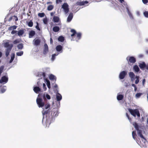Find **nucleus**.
<instances>
[{"label":"nucleus","mask_w":148,"mask_h":148,"mask_svg":"<svg viewBox=\"0 0 148 148\" xmlns=\"http://www.w3.org/2000/svg\"><path fill=\"white\" fill-rule=\"evenodd\" d=\"M5 47L6 48L5 49V56L6 57L8 56L11 50L12 47H13V45L12 44H10L8 42H6L4 43L3 44Z\"/></svg>","instance_id":"nucleus-1"},{"label":"nucleus","mask_w":148,"mask_h":148,"mask_svg":"<svg viewBox=\"0 0 148 148\" xmlns=\"http://www.w3.org/2000/svg\"><path fill=\"white\" fill-rule=\"evenodd\" d=\"M42 95L41 93L39 94L36 99L37 103L39 108H42L45 105V103L42 101Z\"/></svg>","instance_id":"nucleus-2"},{"label":"nucleus","mask_w":148,"mask_h":148,"mask_svg":"<svg viewBox=\"0 0 148 148\" xmlns=\"http://www.w3.org/2000/svg\"><path fill=\"white\" fill-rule=\"evenodd\" d=\"M129 75L130 77V78L131 80L133 82L134 81L135 79H136L135 81V83L136 84H138V83L139 82V78L140 77L139 76H136L135 77V75L133 72H130L129 73Z\"/></svg>","instance_id":"nucleus-3"},{"label":"nucleus","mask_w":148,"mask_h":148,"mask_svg":"<svg viewBox=\"0 0 148 148\" xmlns=\"http://www.w3.org/2000/svg\"><path fill=\"white\" fill-rule=\"evenodd\" d=\"M71 32L73 33L71 35V36L73 37L75 35H76V38L75 40L77 41L80 40L82 36V34L80 32L77 33L76 31L74 29H72L71 30Z\"/></svg>","instance_id":"nucleus-4"},{"label":"nucleus","mask_w":148,"mask_h":148,"mask_svg":"<svg viewBox=\"0 0 148 148\" xmlns=\"http://www.w3.org/2000/svg\"><path fill=\"white\" fill-rule=\"evenodd\" d=\"M128 110L131 114L134 117H136V115L138 117L140 116V114L139 110L137 109L133 110L132 109L129 108Z\"/></svg>","instance_id":"nucleus-5"},{"label":"nucleus","mask_w":148,"mask_h":148,"mask_svg":"<svg viewBox=\"0 0 148 148\" xmlns=\"http://www.w3.org/2000/svg\"><path fill=\"white\" fill-rule=\"evenodd\" d=\"M45 109H47L45 111H42V113L43 115L49 114L50 112L51 111V108H50L51 105L50 104L47 103L46 104H45Z\"/></svg>","instance_id":"nucleus-6"},{"label":"nucleus","mask_w":148,"mask_h":148,"mask_svg":"<svg viewBox=\"0 0 148 148\" xmlns=\"http://www.w3.org/2000/svg\"><path fill=\"white\" fill-rule=\"evenodd\" d=\"M126 59L127 61L128 64L129 65H131V63H134L136 62V58L133 56L127 57Z\"/></svg>","instance_id":"nucleus-7"},{"label":"nucleus","mask_w":148,"mask_h":148,"mask_svg":"<svg viewBox=\"0 0 148 148\" xmlns=\"http://www.w3.org/2000/svg\"><path fill=\"white\" fill-rule=\"evenodd\" d=\"M68 5L66 3H64L62 5V8L64 10V11L66 14H67L69 11Z\"/></svg>","instance_id":"nucleus-8"},{"label":"nucleus","mask_w":148,"mask_h":148,"mask_svg":"<svg viewBox=\"0 0 148 148\" xmlns=\"http://www.w3.org/2000/svg\"><path fill=\"white\" fill-rule=\"evenodd\" d=\"M8 81V78L5 76H3L2 77L1 79L0 80V83L5 84Z\"/></svg>","instance_id":"nucleus-9"},{"label":"nucleus","mask_w":148,"mask_h":148,"mask_svg":"<svg viewBox=\"0 0 148 148\" xmlns=\"http://www.w3.org/2000/svg\"><path fill=\"white\" fill-rule=\"evenodd\" d=\"M127 74V72L126 71H123L121 72L119 75V78L121 79H123Z\"/></svg>","instance_id":"nucleus-10"},{"label":"nucleus","mask_w":148,"mask_h":148,"mask_svg":"<svg viewBox=\"0 0 148 148\" xmlns=\"http://www.w3.org/2000/svg\"><path fill=\"white\" fill-rule=\"evenodd\" d=\"M49 52V48L48 46L46 43L44 45V48L43 51V53L46 55Z\"/></svg>","instance_id":"nucleus-11"},{"label":"nucleus","mask_w":148,"mask_h":148,"mask_svg":"<svg viewBox=\"0 0 148 148\" xmlns=\"http://www.w3.org/2000/svg\"><path fill=\"white\" fill-rule=\"evenodd\" d=\"M139 66L141 69H143L146 68V69H148V66H146L145 63L143 62L142 63H140L139 64Z\"/></svg>","instance_id":"nucleus-12"},{"label":"nucleus","mask_w":148,"mask_h":148,"mask_svg":"<svg viewBox=\"0 0 148 148\" xmlns=\"http://www.w3.org/2000/svg\"><path fill=\"white\" fill-rule=\"evenodd\" d=\"M25 30V29H22L18 30L17 31L18 35L19 36H22L24 33Z\"/></svg>","instance_id":"nucleus-13"},{"label":"nucleus","mask_w":148,"mask_h":148,"mask_svg":"<svg viewBox=\"0 0 148 148\" xmlns=\"http://www.w3.org/2000/svg\"><path fill=\"white\" fill-rule=\"evenodd\" d=\"M138 131V135L140 137L143 138V139H144L145 140H146V139L144 137L143 135L142 134V130H137Z\"/></svg>","instance_id":"nucleus-14"},{"label":"nucleus","mask_w":148,"mask_h":148,"mask_svg":"<svg viewBox=\"0 0 148 148\" xmlns=\"http://www.w3.org/2000/svg\"><path fill=\"white\" fill-rule=\"evenodd\" d=\"M40 40L39 39H34L33 41V44L36 46H38L40 45Z\"/></svg>","instance_id":"nucleus-15"},{"label":"nucleus","mask_w":148,"mask_h":148,"mask_svg":"<svg viewBox=\"0 0 148 148\" xmlns=\"http://www.w3.org/2000/svg\"><path fill=\"white\" fill-rule=\"evenodd\" d=\"M73 17V14L72 12L69 13V14L67 18V21L68 22H70L72 19Z\"/></svg>","instance_id":"nucleus-16"},{"label":"nucleus","mask_w":148,"mask_h":148,"mask_svg":"<svg viewBox=\"0 0 148 148\" xmlns=\"http://www.w3.org/2000/svg\"><path fill=\"white\" fill-rule=\"evenodd\" d=\"M33 90L35 93H38L40 91L41 89L39 87L36 86L34 87Z\"/></svg>","instance_id":"nucleus-17"},{"label":"nucleus","mask_w":148,"mask_h":148,"mask_svg":"<svg viewBox=\"0 0 148 148\" xmlns=\"http://www.w3.org/2000/svg\"><path fill=\"white\" fill-rule=\"evenodd\" d=\"M126 9L127 11V13H128V15H129L130 18H131V19H134L133 16L132 14L128 8H126Z\"/></svg>","instance_id":"nucleus-18"},{"label":"nucleus","mask_w":148,"mask_h":148,"mask_svg":"<svg viewBox=\"0 0 148 148\" xmlns=\"http://www.w3.org/2000/svg\"><path fill=\"white\" fill-rule=\"evenodd\" d=\"M56 49L57 51L60 52L62 50V47L60 45H57L56 47Z\"/></svg>","instance_id":"nucleus-19"},{"label":"nucleus","mask_w":148,"mask_h":148,"mask_svg":"<svg viewBox=\"0 0 148 148\" xmlns=\"http://www.w3.org/2000/svg\"><path fill=\"white\" fill-rule=\"evenodd\" d=\"M35 32L34 31L32 30L30 31L29 33V36L30 38H32L35 35Z\"/></svg>","instance_id":"nucleus-20"},{"label":"nucleus","mask_w":148,"mask_h":148,"mask_svg":"<svg viewBox=\"0 0 148 148\" xmlns=\"http://www.w3.org/2000/svg\"><path fill=\"white\" fill-rule=\"evenodd\" d=\"M60 29L59 27L56 26L53 28V30L55 32H57L60 30Z\"/></svg>","instance_id":"nucleus-21"},{"label":"nucleus","mask_w":148,"mask_h":148,"mask_svg":"<svg viewBox=\"0 0 148 148\" xmlns=\"http://www.w3.org/2000/svg\"><path fill=\"white\" fill-rule=\"evenodd\" d=\"M62 99V97L61 95L58 93L56 95V99L57 101H60Z\"/></svg>","instance_id":"nucleus-22"},{"label":"nucleus","mask_w":148,"mask_h":148,"mask_svg":"<svg viewBox=\"0 0 148 148\" xmlns=\"http://www.w3.org/2000/svg\"><path fill=\"white\" fill-rule=\"evenodd\" d=\"M123 98V96L122 95H119L117 96V99L118 101L122 100Z\"/></svg>","instance_id":"nucleus-23"},{"label":"nucleus","mask_w":148,"mask_h":148,"mask_svg":"<svg viewBox=\"0 0 148 148\" xmlns=\"http://www.w3.org/2000/svg\"><path fill=\"white\" fill-rule=\"evenodd\" d=\"M46 82H47V87L49 89H50L51 88V85L50 81L48 79H47L46 78L45 79Z\"/></svg>","instance_id":"nucleus-24"},{"label":"nucleus","mask_w":148,"mask_h":148,"mask_svg":"<svg viewBox=\"0 0 148 148\" xmlns=\"http://www.w3.org/2000/svg\"><path fill=\"white\" fill-rule=\"evenodd\" d=\"M133 69L135 72H138L140 70L138 67L137 65H135L134 66Z\"/></svg>","instance_id":"nucleus-25"},{"label":"nucleus","mask_w":148,"mask_h":148,"mask_svg":"<svg viewBox=\"0 0 148 148\" xmlns=\"http://www.w3.org/2000/svg\"><path fill=\"white\" fill-rule=\"evenodd\" d=\"M49 79L51 80H56V78L54 75L52 74H51L49 76Z\"/></svg>","instance_id":"nucleus-26"},{"label":"nucleus","mask_w":148,"mask_h":148,"mask_svg":"<svg viewBox=\"0 0 148 148\" xmlns=\"http://www.w3.org/2000/svg\"><path fill=\"white\" fill-rule=\"evenodd\" d=\"M54 6L53 5H49L47 7V10L48 11H51L52 10Z\"/></svg>","instance_id":"nucleus-27"},{"label":"nucleus","mask_w":148,"mask_h":148,"mask_svg":"<svg viewBox=\"0 0 148 148\" xmlns=\"http://www.w3.org/2000/svg\"><path fill=\"white\" fill-rule=\"evenodd\" d=\"M133 125L134 127L137 130H139V126L138 125V124L136 123H134L133 124Z\"/></svg>","instance_id":"nucleus-28"},{"label":"nucleus","mask_w":148,"mask_h":148,"mask_svg":"<svg viewBox=\"0 0 148 148\" xmlns=\"http://www.w3.org/2000/svg\"><path fill=\"white\" fill-rule=\"evenodd\" d=\"M17 27V26L16 25H13L10 27L9 28L8 30H14L16 29Z\"/></svg>","instance_id":"nucleus-29"},{"label":"nucleus","mask_w":148,"mask_h":148,"mask_svg":"<svg viewBox=\"0 0 148 148\" xmlns=\"http://www.w3.org/2000/svg\"><path fill=\"white\" fill-rule=\"evenodd\" d=\"M15 57V54L14 53H12V54L11 56V59L9 61L10 63H11L14 60Z\"/></svg>","instance_id":"nucleus-30"},{"label":"nucleus","mask_w":148,"mask_h":148,"mask_svg":"<svg viewBox=\"0 0 148 148\" xmlns=\"http://www.w3.org/2000/svg\"><path fill=\"white\" fill-rule=\"evenodd\" d=\"M58 40L59 41L62 42L64 40V38L63 36H60L58 37Z\"/></svg>","instance_id":"nucleus-31"},{"label":"nucleus","mask_w":148,"mask_h":148,"mask_svg":"<svg viewBox=\"0 0 148 148\" xmlns=\"http://www.w3.org/2000/svg\"><path fill=\"white\" fill-rule=\"evenodd\" d=\"M59 18L56 16H54L53 17V21L55 22H58L59 21Z\"/></svg>","instance_id":"nucleus-32"},{"label":"nucleus","mask_w":148,"mask_h":148,"mask_svg":"<svg viewBox=\"0 0 148 148\" xmlns=\"http://www.w3.org/2000/svg\"><path fill=\"white\" fill-rule=\"evenodd\" d=\"M132 136L133 138L135 140L136 139V136H137L136 131H133L132 132Z\"/></svg>","instance_id":"nucleus-33"},{"label":"nucleus","mask_w":148,"mask_h":148,"mask_svg":"<svg viewBox=\"0 0 148 148\" xmlns=\"http://www.w3.org/2000/svg\"><path fill=\"white\" fill-rule=\"evenodd\" d=\"M27 25L29 27H32L33 26V23L32 20H30L29 21Z\"/></svg>","instance_id":"nucleus-34"},{"label":"nucleus","mask_w":148,"mask_h":148,"mask_svg":"<svg viewBox=\"0 0 148 148\" xmlns=\"http://www.w3.org/2000/svg\"><path fill=\"white\" fill-rule=\"evenodd\" d=\"M4 68V66L3 65L1 66L0 67V77L1 76V73L3 72Z\"/></svg>","instance_id":"nucleus-35"},{"label":"nucleus","mask_w":148,"mask_h":148,"mask_svg":"<svg viewBox=\"0 0 148 148\" xmlns=\"http://www.w3.org/2000/svg\"><path fill=\"white\" fill-rule=\"evenodd\" d=\"M17 47L18 49H22L23 48V44L22 43L18 44L17 46Z\"/></svg>","instance_id":"nucleus-36"},{"label":"nucleus","mask_w":148,"mask_h":148,"mask_svg":"<svg viewBox=\"0 0 148 148\" xmlns=\"http://www.w3.org/2000/svg\"><path fill=\"white\" fill-rule=\"evenodd\" d=\"M23 54V51H21L16 53V55L18 56H21Z\"/></svg>","instance_id":"nucleus-37"},{"label":"nucleus","mask_w":148,"mask_h":148,"mask_svg":"<svg viewBox=\"0 0 148 148\" xmlns=\"http://www.w3.org/2000/svg\"><path fill=\"white\" fill-rule=\"evenodd\" d=\"M38 16L40 17H43L45 15V14L44 13H39L38 14Z\"/></svg>","instance_id":"nucleus-38"},{"label":"nucleus","mask_w":148,"mask_h":148,"mask_svg":"<svg viewBox=\"0 0 148 148\" xmlns=\"http://www.w3.org/2000/svg\"><path fill=\"white\" fill-rule=\"evenodd\" d=\"M142 95V93L139 92L136 93V97L137 98H138Z\"/></svg>","instance_id":"nucleus-39"},{"label":"nucleus","mask_w":148,"mask_h":148,"mask_svg":"<svg viewBox=\"0 0 148 148\" xmlns=\"http://www.w3.org/2000/svg\"><path fill=\"white\" fill-rule=\"evenodd\" d=\"M36 28L38 30L40 31V29L39 27V23L38 22H36Z\"/></svg>","instance_id":"nucleus-40"},{"label":"nucleus","mask_w":148,"mask_h":148,"mask_svg":"<svg viewBox=\"0 0 148 148\" xmlns=\"http://www.w3.org/2000/svg\"><path fill=\"white\" fill-rule=\"evenodd\" d=\"M20 42V41L18 39H16L13 42L14 44H16L17 43H19Z\"/></svg>","instance_id":"nucleus-41"},{"label":"nucleus","mask_w":148,"mask_h":148,"mask_svg":"<svg viewBox=\"0 0 148 148\" xmlns=\"http://www.w3.org/2000/svg\"><path fill=\"white\" fill-rule=\"evenodd\" d=\"M43 22L45 24H47V20L46 18H45L43 19Z\"/></svg>","instance_id":"nucleus-42"},{"label":"nucleus","mask_w":148,"mask_h":148,"mask_svg":"<svg viewBox=\"0 0 148 148\" xmlns=\"http://www.w3.org/2000/svg\"><path fill=\"white\" fill-rule=\"evenodd\" d=\"M144 15L147 18H148V12L145 11L144 12Z\"/></svg>","instance_id":"nucleus-43"},{"label":"nucleus","mask_w":148,"mask_h":148,"mask_svg":"<svg viewBox=\"0 0 148 148\" xmlns=\"http://www.w3.org/2000/svg\"><path fill=\"white\" fill-rule=\"evenodd\" d=\"M58 54L56 55V54H53L52 55V57L51 58V60H53L55 58V56H57Z\"/></svg>","instance_id":"nucleus-44"},{"label":"nucleus","mask_w":148,"mask_h":148,"mask_svg":"<svg viewBox=\"0 0 148 148\" xmlns=\"http://www.w3.org/2000/svg\"><path fill=\"white\" fill-rule=\"evenodd\" d=\"M43 89L45 91L47 90V88L46 86V85L45 83L43 84Z\"/></svg>","instance_id":"nucleus-45"},{"label":"nucleus","mask_w":148,"mask_h":148,"mask_svg":"<svg viewBox=\"0 0 148 148\" xmlns=\"http://www.w3.org/2000/svg\"><path fill=\"white\" fill-rule=\"evenodd\" d=\"M42 97L44 100V101H45L46 100V97L45 94H44L42 95Z\"/></svg>","instance_id":"nucleus-46"},{"label":"nucleus","mask_w":148,"mask_h":148,"mask_svg":"<svg viewBox=\"0 0 148 148\" xmlns=\"http://www.w3.org/2000/svg\"><path fill=\"white\" fill-rule=\"evenodd\" d=\"M46 98H47L48 99H51V97L48 94H47L46 95Z\"/></svg>","instance_id":"nucleus-47"},{"label":"nucleus","mask_w":148,"mask_h":148,"mask_svg":"<svg viewBox=\"0 0 148 148\" xmlns=\"http://www.w3.org/2000/svg\"><path fill=\"white\" fill-rule=\"evenodd\" d=\"M17 32V31L16 30H13L11 32L12 34H14Z\"/></svg>","instance_id":"nucleus-48"},{"label":"nucleus","mask_w":148,"mask_h":148,"mask_svg":"<svg viewBox=\"0 0 148 148\" xmlns=\"http://www.w3.org/2000/svg\"><path fill=\"white\" fill-rule=\"evenodd\" d=\"M79 5H84L83 1L81 2H80L79 3Z\"/></svg>","instance_id":"nucleus-49"},{"label":"nucleus","mask_w":148,"mask_h":148,"mask_svg":"<svg viewBox=\"0 0 148 148\" xmlns=\"http://www.w3.org/2000/svg\"><path fill=\"white\" fill-rule=\"evenodd\" d=\"M13 17H14L15 18V21H17L18 20V18L16 16H13Z\"/></svg>","instance_id":"nucleus-50"},{"label":"nucleus","mask_w":148,"mask_h":148,"mask_svg":"<svg viewBox=\"0 0 148 148\" xmlns=\"http://www.w3.org/2000/svg\"><path fill=\"white\" fill-rule=\"evenodd\" d=\"M142 1L144 4H146L148 2L147 0H142Z\"/></svg>","instance_id":"nucleus-51"},{"label":"nucleus","mask_w":148,"mask_h":148,"mask_svg":"<svg viewBox=\"0 0 148 148\" xmlns=\"http://www.w3.org/2000/svg\"><path fill=\"white\" fill-rule=\"evenodd\" d=\"M62 0H56V3H58L62 1Z\"/></svg>","instance_id":"nucleus-52"},{"label":"nucleus","mask_w":148,"mask_h":148,"mask_svg":"<svg viewBox=\"0 0 148 148\" xmlns=\"http://www.w3.org/2000/svg\"><path fill=\"white\" fill-rule=\"evenodd\" d=\"M126 115L129 120H130L131 119V118L129 116L128 114L127 113H126Z\"/></svg>","instance_id":"nucleus-53"},{"label":"nucleus","mask_w":148,"mask_h":148,"mask_svg":"<svg viewBox=\"0 0 148 148\" xmlns=\"http://www.w3.org/2000/svg\"><path fill=\"white\" fill-rule=\"evenodd\" d=\"M42 75L43 76L44 78H45L46 74H45V73H44V72L42 73Z\"/></svg>","instance_id":"nucleus-54"},{"label":"nucleus","mask_w":148,"mask_h":148,"mask_svg":"<svg viewBox=\"0 0 148 148\" xmlns=\"http://www.w3.org/2000/svg\"><path fill=\"white\" fill-rule=\"evenodd\" d=\"M1 92L2 93H3L4 92H5V90L3 89V88H1Z\"/></svg>","instance_id":"nucleus-55"},{"label":"nucleus","mask_w":148,"mask_h":148,"mask_svg":"<svg viewBox=\"0 0 148 148\" xmlns=\"http://www.w3.org/2000/svg\"><path fill=\"white\" fill-rule=\"evenodd\" d=\"M55 13V12H51L50 13L51 16H53L54 15V14Z\"/></svg>","instance_id":"nucleus-56"},{"label":"nucleus","mask_w":148,"mask_h":148,"mask_svg":"<svg viewBox=\"0 0 148 148\" xmlns=\"http://www.w3.org/2000/svg\"><path fill=\"white\" fill-rule=\"evenodd\" d=\"M52 2H51V1H49V2H47V4H52Z\"/></svg>","instance_id":"nucleus-57"},{"label":"nucleus","mask_w":148,"mask_h":148,"mask_svg":"<svg viewBox=\"0 0 148 148\" xmlns=\"http://www.w3.org/2000/svg\"><path fill=\"white\" fill-rule=\"evenodd\" d=\"M143 56V54H140L139 56V57L140 58H142Z\"/></svg>","instance_id":"nucleus-58"},{"label":"nucleus","mask_w":148,"mask_h":148,"mask_svg":"<svg viewBox=\"0 0 148 148\" xmlns=\"http://www.w3.org/2000/svg\"><path fill=\"white\" fill-rule=\"evenodd\" d=\"M83 1L84 3V5L85 4H86L88 3V2L87 1Z\"/></svg>","instance_id":"nucleus-59"},{"label":"nucleus","mask_w":148,"mask_h":148,"mask_svg":"<svg viewBox=\"0 0 148 148\" xmlns=\"http://www.w3.org/2000/svg\"><path fill=\"white\" fill-rule=\"evenodd\" d=\"M13 17V16L10 17V18H9V21H11Z\"/></svg>","instance_id":"nucleus-60"},{"label":"nucleus","mask_w":148,"mask_h":148,"mask_svg":"<svg viewBox=\"0 0 148 148\" xmlns=\"http://www.w3.org/2000/svg\"><path fill=\"white\" fill-rule=\"evenodd\" d=\"M50 43H51V44L53 43V41L52 40V39L51 38H50Z\"/></svg>","instance_id":"nucleus-61"},{"label":"nucleus","mask_w":148,"mask_h":148,"mask_svg":"<svg viewBox=\"0 0 148 148\" xmlns=\"http://www.w3.org/2000/svg\"><path fill=\"white\" fill-rule=\"evenodd\" d=\"M145 79H143V84H144V83H145Z\"/></svg>","instance_id":"nucleus-62"},{"label":"nucleus","mask_w":148,"mask_h":148,"mask_svg":"<svg viewBox=\"0 0 148 148\" xmlns=\"http://www.w3.org/2000/svg\"><path fill=\"white\" fill-rule=\"evenodd\" d=\"M134 90L135 91H136L137 89V88L136 86H135V87H134Z\"/></svg>","instance_id":"nucleus-63"},{"label":"nucleus","mask_w":148,"mask_h":148,"mask_svg":"<svg viewBox=\"0 0 148 148\" xmlns=\"http://www.w3.org/2000/svg\"><path fill=\"white\" fill-rule=\"evenodd\" d=\"M2 55V53L0 51V58L1 57Z\"/></svg>","instance_id":"nucleus-64"}]
</instances>
